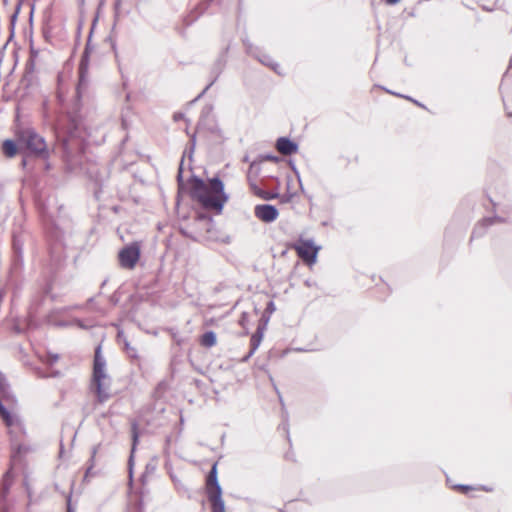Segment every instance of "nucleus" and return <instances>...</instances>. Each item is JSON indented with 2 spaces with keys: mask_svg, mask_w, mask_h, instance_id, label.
Masks as SVG:
<instances>
[{
  "mask_svg": "<svg viewBox=\"0 0 512 512\" xmlns=\"http://www.w3.org/2000/svg\"><path fill=\"white\" fill-rule=\"evenodd\" d=\"M56 145L62 149V156L67 162H73L76 155L84 150V126L78 115V104L66 114H58L52 124Z\"/></svg>",
  "mask_w": 512,
  "mask_h": 512,
  "instance_id": "nucleus-1",
  "label": "nucleus"
},
{
  "mask_svg": "<svg viewBox=\"0 0 512 512\" xmlns=\"http://www.w3.org/2000/svg\"><path fill=\"white\" fill-rule=\"evenodd\" d=\"M191 196L204 208L220 213L224 204L228 201V195L224 192V184L214 177L206 184L202 179L194 177L191 187Z\"/></svg>",
  "mask_w": 512,
  "mask_h": 512,
  "instance_id": "nucleus-2",
  "label": "nucleus"
},
{
  "mask_svg": "<svg viewBox=\"0 0 512 512\" xmlns=\"http://www.w3.org/2000/svg\"><path fill=\"white\" fill-rule=\"evenodd\" d=\"M16 137L18 144L26 148L29 154L42 160L49 159L51 150L44 137H42L34 128H20L16 132Z\"/></svg>",
  "mask_w": 512,
  "mask_h": 512,
  "instance_id": "nucleus-3",
  "label": "nucleus"
},
{
  "mask_svg": "<svg viewBox=\"0 0 512 512\" xmlns=\"http://www.w3.org/2000/svg\"><path fill=\"white\" fill-rule=\"evenodd\" d=\"M105 367L106 361L101 355V348L99 346L97 347L94 356L93 382L96 387L98 400L101 403L107 401L110 398L109 388L105 383L107 379Z\"/></svg>",
  "mask_w": 512,
  "mask_h": 512,
  "instance_id": "nucleus-4",
  "label": "nucleus"
},
{
  "mask_svg": "<svg viewBox=\"0 0 512 512\" xmlns=\"http://www.w3.org/2000/svg\"><path fill=\"white\" fill-rule=\"evenodd\" d=\"M292 248L297 252V255L307 264H314L317 259L319 247H317L313 239L299 238L293 244Z\"/></svg>",
  "mask_w": 512,
  "mask_h": 512,
  "instance_id": "nucleus-5",
  "label": "nucleus"
},
{
  "mask_svg": "<svg viewBox=\"0 0 512 512\" xmlns=\"http://www.w3.org/2000/svg\"><path fill=\"white\" fill-rule=\"evenodd\" d=\"M140 258V246L132 243L119 252V262L123 268L133 269Z\"/></svg>",
  "mask_w": 512,
  "mask_h": 512,
  "instance_id": "nucleus-6",
  "label": "nucleus"
},
{
  "mask_svg": "<svg viewBox=\"0 0 512 512\" xmlns=\"http://www.w3.org/2000/svg\"><path fill=\"white\" fill-rule=\"evenodd\" d=\"M88 53H89V43H87V46L85 48V51L82 55V58H81V61L79 64V69H78L79 80H78V85L76 87L77 101H79L82 98L86 88L88 87Z\"/></svg>",
  "mask_w": 512,
  "mask_h": 512,
  "instance_id": "nucleus-7",
  "label": "nucleus"
},
{
  "mask_svg": "<svg viewBox=\"0 0 512 512\" xmlns=\"http://www.w3.org/2000/svg\"><path fill=\"white\" fill-rule=\"evenodd\" d=\"M254 214L261 221L271 223L277 219L279 212L273 205L261 204L255 206Z\"/></svg>",
  "mask_w": 512,
  "mask_h": 512,
  "instance_id": "nucleus-8",
  "label": "nucleus"
},
{
  "mask_svg": "<svg viewBox=\"0 0 512 512\" xmlns=\"http://www.w3.org/2000/svg\"><path fill=\"white\" fill-rule=\"evenodd\" d=\"M244 44H245L246 50L249 54L256 57L263 65H266V66L270 67L272 70H274L275 72L279 73L277 70L279 65L277 63H275L269 55L261 53V51L258 48L253 47L252 44H250V43L244 42Z\"/></svg>",
  "mask_w": 512,
  "mask_h": 512,
  "instance_id": "nucleus-9",
  "label": "nucleus"
},
{
  "mask_svg": "<svg viewBox=\"0 0 512 512\" xmlns=\"http://www.w3.org/2000/svg\"><path fill=\"white\" fill-rule=\"evenodd\" d=\"M277 150L285 156L291 155L298 151L297 143L293 142L287 137H280L276 142Z\"/></svg>",
  "mask_w": 512,
  "mask_h": 512,
  "instance_id": "nucleus-10",
  "label": "nucleus"
},
{
  "mask_svg": "<svg viewBox=\"0 0 512 512\" xmlns=\"http://www.w3.org/2000/svg\"><path fill=\"white\" fill-rule=\"evenodd\" d=\"M217 489H218V493L222 492L221 486L217 479V463H214V465L212 466V468L208 474L207 481H206L207 495L210 493H217Z\"/></svg>",
  "mask_w": 512,
  "mask_h": 512,
  "instance_id": "nucleus-11",
  "label": "nucleus"
},
{
  "mask_svg": "<svg viewBox=\"0 0 512 512\" xmlns=\"http://www.w3.org/2000/svg\"><path fill=\"white\" fill-rule=\"evenodd\" d=\"M502 221H503V219L498 216L486 217V218L482 219V221L479 222L478 225L474 228V230L472 232V238L481 236L482 234H484L485 229L488 226H491L495 223L502 222Z\"/></svg>",
  "mask_w": 512,
  "mask_h": 512,
  "instance_id": "nucleus-12",
  "label": "nucleus"
},
{
  "mask_svg": "<svg viewBox=\"0 0 512 512\" xmlns=\"http://www.w3.org/2000/svg\"><path fill=\"white\" fill-rule=\"evenodd\" d=\"M211 503L212 512H225V504L222 499V492L210 493L207 495Z\"/></svg>",
  "mask_w": 512,
  "mask_h": 512,
  "instance_id": "nucleus-13",
  "label": "nucleus"
},
{
  "mask_svg": "<svg viewBox=\"0 0 512 512\" xmlns=\"http://www.w3.org/2000/svg\"><path fill=\"white\" fill-rule=\"evenodd\" d=\"M0 417L8 427L20 425L19 418L15 415H12L4 405L0 406Z\"/></svg>",
  "mask_w": 512,
  "mask_h": 512,
  "instance_id": "nucleus-14",
  "label": "nucleus"
},
{
  "mask_svg": "<svg viewBox=\"0 0 512 512\" xmlns=\"http://www.w3.org/2000/svg\"><path fill=\"white\" fill-rule=\"evenodd\" d=\"M0 417L8 427L20 425L19 418L15 415H12L4 405L0 406Z\"/></svg>",
  "mask_w": 512,
  "mask_h": 512,
  "instance_id": "nucleus-15",
  "label": "nucleus"
},
{
  "mask_svg": "<svg viewBox=\"0 0 512 512\" xmlns=\"http://www.w3.org/2000/svg\"><path fill=\"white\" fill-rule=\"evenodd\" d=\"M2 153L7 158H13L18 153V146H17V144L13 140H11V139H6L2 143Z\"/></svg>",
  "mask_w": 512,
  "mask_h": 512,
  "instance_id": "nucleus-16",
  "label": "nucleus"
},
{
  "mask_svg": "<svg viewBox=\"0 0 512 512\" xmlns=\"http://www.w3.org/2000/svg\"><path fill=\"white\" fill-rule=\"evenodd\" d=\"M132 440H133L132 449H131V454H130V457L128 460L130 479H132L133 458H134V452L136 449V445L138 442L137 425L135 423L132 425Z\"/></svg>",
  "mask_w": 512,
  "mask_h": 512,
  "instance_id": "nucleus-17",
  "label": "nucleus"
},
{
  "mask_svg": "<svg viewBox=\"0 0 512 512\" xmlns=\"http://www.w3.org/2000/svg\"><path fill=\"white\" fill-rule=\"evenodd\" d=\"M261 339H262V333L258 329V331L251 337V341H250L251 348H250L249 353L243 358V361H247L255 353V351L257 350V348L260 345Z\"/></svg>",
  "mask_w": 512,
  "mask_h": 512,
  "instance_id": "nucleus-18",
  "label": "nucleus"
},
{
  "mask_svg": "<svg viewBox=\"0 0 512 512\" xmlns=\"http://www.w3.org/2000/svg\"><path fill=\"white\" fill-rule=\"evenodd\" d=\"M118 340L120 341L123 338V344H124V350L128 357L131 359H138L137 350L135 347H133L128 340L124 337L123 332H118L117 335Z\"/></svg>",
  "mask_w": 512,
  "mask_h": 512,
  "instance_id": "nucleus-19",
  "label": "nucleus"
},
{
  "mask_svg": "<svg viewBox=\"0 0 512 512\" xmlns=\"http://www.w3.org/2000/svg\"><path fill=\"white\" fill-rule=\"evenodd\" d=\"M200 344L204 347L211 348L216 345V334L213 331L205 332L200 339Z\"/></svg>",
  "mask_w": 512,
  "mask_h": 512,
  "instance_id": "nucleus-20",
  "label": "nucleus"
},
{
  "mask_svg": "<svg viewBox=\"0 0 512 512\" xmlns=\"http://www.w3.org/2000/svg\"><path fill=\"white\" fill-rule=\"evenodd\" d=\"M256 195L264 200H272L278 197V193H270L263 190H259V192H256Z\"/></svg>",
  "mask_w": 512,
  "mask_h": 512,
  "instance_id": "nucleus-21",
  "label": "nucleus"
},
{
  "mask_svg": "<svg viewBox=\"0 0 512 512\" xmlns=\"http://www.w3.org/2000/svg\"><path fill=\"white\" fill-rule=\"evenodd\" d=\"M56 97L60 105H63L64 103V92L61 87V77H58V89L56 92Z\"/></svg>",
  "mask_w": 512,
  "mask_h": 512,
  "instance_id": "nucleus-22",
  "label": "nucleus"
},
{
  "mask_svg": "<svg viewBox=\"0 0 512 512\" xmlns=\"http://www.w3.org/2000/svg\"><path fill=\"white\" fill-rule=\"evenodd\" d=\"M195 146H196V134L194 133L190 136L189 147L187 149L188 155L190 158H191L192 154L194 153Z\"/></svg>",
  "mask_w": 512,
  "mask_h": 512,
  "instance_id": "nucleus-23",
  "label": "nucleus"
},
{
  "mask_svg": "<svg viewBox=\"0 0 512 512\" xmlns=\"http://www.w3.org/2000/svg\"><path fill=\"white\" fill-rule=\"evenodd\" d=\"M9 388V385L7 383L6 377L4 374L0 371V392L5 393Z\"/></svg>",
  "mask_w": 512,
  "mask_h": 512,
  "instance_id": "nucleus-24",
  "label": "nucleus"
},
{
  "mask_svg": "<svg viewBox=\"0 0 512 512\" xmlns=\"http://www.w3.org/2000/svg\"><path fill=\"white\" fill-rule=\"evenodd\" d=\"M13 249L16 254L21 255L22 253V244L17 237L13 238Z\"/></svg>",
  "mask_w": 512,
  "mask_h": 512,
  "instance_id": "nucleus-25",
  "label": "nucleus"
},
{
  "mask_svg": "<svg viewBox=\"0 0 512 512\" xmlns=\"http://www.w3.org/2000/svg\"><path fill=\"white\" fill-rule=\"evenodd\" d=\"M248 313L246 312H243L240 319H239V324L242 326V327H245L246 324L248 323Z\"/></svg>",
  "mask_w": 512,
  "mask_h": 512,
  "instance_id": "nucleus-26",
  "label": "nucleus"
},
{
  "mask_svg": "<svg viewBox=\"0 0 512 512\" xmlns=\"http://www.w3.org/2000/svg\"><path fill=\"white\" fill-rule=\"evenodd\" d=\"M215 80H216V79L212 80V81H211V82L206 86V88L202 91V93H201V94H200V95H199V96H198L194 101L198 100V99H199V98H200V97H201V96H202V95H203V94H204V93H205V92H206V91H207V90H208V89L213 85V83L215 82Z\"/></svg>",
  "mask_w": 512,
  "mask_h": 512,
  "instance_id": "nucleus-27",
  "label": "nucleus"
},
{
  "mask_svg": "<svg viewBox=\"0 0 512 512\" xmlns=\"http://www.w3.org/2000/svg\"><path fill=\"white\" fill-rule=\"evenodd\" d=\"M173 119H174V121H179L181 119H184V114L183 113H175L173 115Z\"/></svg>",
  "mask_w": 512,
  "mask_h": 512,
  "instance_id": "nucleus-28",
  "label": "nucleus"
},
{
  "mask_svg": "<svg viewBox=\"0 0 512 512\" xmlns=\"http://www.w3.org/2000/svg\"><path fill=\"white\" fill-rule=\"evenodd\" d=\"M49 357H50V359H49L50 364H53L58 361V355H56V354L50 355Z\"/></svg>",
  "mask_w": 512,
  "mask_h": 512,
  "instance_id": "nucleus-29",
  "label": "nucleus"
},
{
  "mask_svg": "<svg viewBox=\"0 0 512 512\" xmlns=\"http://www.w3.org/2000/svg\"><path fill=\"white\" fill-rule=\"evenodd\" d=\"M456 488L461 489L464 492L472 489L470 486H466V485H458V486H456Z\"/></svg>",
  "mask_w": 512,
  "mask_h": 512,
  "instance_id": "nucleus-30",
  "label": "nucleus"
},
{
  "mask_svg": "<svg viewBox=\"0 0 512 512\" xmlns=\"http://www.w3.org/2000/svg\"><path fill=\"white\" fill-rule=\"evenodd\" d=\"M22 451L26 452L27 448L25 446H23V445H19L18 446V452H22Z\"/></svg>",
  "mask_w": 512,
  "mask_h": 512,
  "instance_id": "nucleus-31",
  "label": "nucleus"
},
{
  "mask_svg": "<svg viewBox=\"0 0 512 512\" xmlns=\"http://www.w3.org/2000/svg\"><path fill=\"white\" fill-rule=\"evenodd\" d=\"M266 159L271 160V161H277V157L272 156V155H268V156L266 157Z\"/></svg>",
  "mask_w": 512,
  "mask_h": 512,
  "instance_id": "nucleus-32",
  "label": "nucleus"
},
{
  "mask_svg": "<svg viewBox=\"0 0 512 512\" xmlns=\"http://www.w3.org/2000/svg\"><path fill=\"white\" fill-rule=\"evenodd\" d=\"M44 110H45L44 111V117L48 118V115H47V103L46 102L44 103Z\"/></svg>",
  "mask_w": 512,
  "mask_h": 512,
  "instance_id": "nucleus-33",
  "label": "nucleus"
},
{
  "mask_svg": "<svg viewBox=\"0 0 512 512\" xmlns=\"http://www.w3.org/2000/svg\"><path fill=\"white\" fill-rule=\"evenodd\" d=\"M182 178V164L180 165L179 173H178V179L180 180Z\"/></svg>",
  "mask_w": 512,
  "mask_h": 512,
  "instance_id": "nucleus-34",
  "label": "nucleus"
},
{
  "mask_svg": "<svg viewBox=\"0 0 512 512\" xmlns=\"http://www.w3.org/2000/svg\"><path fill=\"white\" fill-rule=\"evenodd\" d=\"M268 309L274 310V303L273 302H270L268 304Z\"/></svg>",
  "mask_w": 512,
  "mask_h": 512,
  "instance_id": "nucleus-35",
  "label": "nucleus"
},
{
  "mask_svg": "<svg viewBox=\"0 0 512 512\" xmlns=\"http://www.w3.org/2000/svg\"><path fill=\"white\" fill-rule=\"evenodd\" d=\"M67 512H73L71 507H70V497L68 498V510Z\"/></svg>",
  "mask_w": 512,
  "mask_h": 512,
  "instance_id": "nucleus-36",
  "label": "nucleus"
},
{
  "mask_svg": "<svg viewBox=\"0 0 512 512\" xmlns=\"http://www.w3.org/2000/svg\"><path fill=\"white\" fill-rule=\"evenodd\" d=\"M21 164H22V166H23V167H25V166L27 165V160H26V158H23V160H22V163H21Z\"/></svg>",
  "mask_w": 512,
  "mask_h": 512,
  "instance_id": "nucleus-37",
  "label": "nucleus"
},
{
  "mask_svg": "<svg viewBox=\"0 0 512 512\" xmlns=\"http://www.w3.org/2000/svg\"><path fill=\"white\" fill-rule=\"evenodd\" d=\"M4 291L2 289H0V301L2 300V298L4 297Z\"/></svg>",
  "mask_w": 512,
  "mask_h": 512,
  "instance_id": "nucleus-38",
  "label": "nucleus"
},
{
  "mask_svg": "<svg viewBox=\"0 0 512 512\" xmlns=\"http://www.w3.org/2000/svg\"><path fill=\"white\" fill-rule=\"evenodd\" d=\"M259 190H260V189H259V188H257L256 186H253V191H254V193H255V194H256V192H259Z\"/></svg>",
  "mask_w": 512,
  "mask_h": 512,
  "instance_id": "nucleus-39",
  "label": "nucleus"
},
{
  "mask_svg": "<svg viewBox=\"0 0 512 512\" xmlns=\"http://www.w3.org/2000/svg\"><path fill=\"white\" fill-rule=\"evenodd\" d=\"M29 74H32V69L25 74V78L28 77Z\"/></svg>",
  "mask_w": 512,
  "mask_h": 512,
  "instance_id": "nucleus-40",
  "label": "nucleus"
},
{
  "mask_svg": "<svg viewBox=\"0 0 512 512\" xmlns=\"http://www.w3.org/2000/svg\"><path fill=\"white\" fill-rule=\"evenodd\" d=\"M512 68V57L510 58V62H509V69Z\"/></svg>",
  "mask_w": 512,
  "mask_h": 512,
  "instance_id": "nucleus-41",
  "label": "nucleus"
},
{
  "mask_svg": "<svg viewBox=\"0 0 512 512\" xmlns=\"http://www.w3.org/2000/svg\"><path fill=\"white\" fill-rule=\"evenodd\" d=\"M508 116H512V112H507Z\"/></svg>",
  "mask_w": 512,
  "mask_h": 512,
  "instance_id": "nucleus-42",
  "label": "nucleus"
},
{
  "mask_svg": "<svg viewBox=\"0 0 512 512\" xmlns=\"http://www.w3.org/2000/svg\"><path fill=\"white\" fill-rule=\"evenodd\" d=\"M3 405L2 402L0 401V406Z\"/></svg>",
  "mask_w": 512,
  "mask_h": 512,
  "instance_id": "nucleus-43",
  "label": "nucleus"
}]
</instances>
